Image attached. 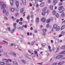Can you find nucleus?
Instances as JSON below:
<instances>
[{
	"instance_id": "f257e3e1",
	"label": "nucleus",
	"mask_w": 65,
	"mask_h": 65,
	"mask_svg": "<svg viewBox=\"0 0 65 65\" xmlns=\"http://www.w3.org/2000/svg\"><path fill=\"white\" fill-rule=\"evenodd\" d=\"M63 6H61L59 7L58 8L59 10V13L61 14L60 17L61 18H64V14H65V13L63 12L64 11V10L65 9L64 8H63Z\"/></svg>"
},
{
	"instance_id": "f03ea898",
	"label": "nucleus",
	"mask_w": 65,
	"mask_h": 65,
	"mask_svg": "<svg viewBox=\"0 0 65 65\" xmlns=\"http://www.w3.org/2000/svg\"><path fill=\"white\" fill-rule=\"evenodd\" d=\"M4 3L3 2H0V5L2 6V7L1 8V9H3L4 8H6V5L5 4H4Z\"/></svg>"
},
{
	"instance_id": "7ed1b4c3",
	"label": "nucleus",
	"mask_w": 65,
	"mask_h": 65,
	"mask_svg": "<svg viewBox=\"0 0 65 65\" xmlns=\"http://www.w3.org/2000/svg\"><path fill=\"white\" fill-rule=\"evenodd\" d=\"M57 24H55L53 25V28L54 29H56V30L57 31H58L59 30L60 27L59 26L57 27Z\"/></svg>"
},
{
	"instance_id": "20e7f679",
	"label": "nucleus",
	"mask_w": 65,
	"mask_h": 65,
	"mask_svg": "<svg viewBox=\"0 0 65 65\" xmlns=\"http://www.w3.org/2000/svg\"><path fill=\"white\" fill-rule=\"evenodd\" d=\"M63 56L62 55H59L56 57V59H59V58H62Z\"/></svg>"
},
{
	"instance_id": "39448f33",
	"label": "nucleus",
	"mask_w": 65,
	"mask_h": 65,
	"mask_svg": "<svg viewBox=\"0 0 65 65\" xmlns=\"http://www.w3.org/2000/svg\"><path fill=\"white\" fill-rule=\"evenodd\" d=\"M21 1L23 4L26 5V1L25 0H21Z\"/></svg>"
},
{
	"instance_id": "423d86ee",
	"label": "nucleus",
	"mask_w": 65,
	"mask_h": 65,
	"mask_svg": "<svg viewBox=\"0 0 65 65\" xmlns=\"http://www.w3.org/2000/svg\"><path fill=\"white\" fill-rule=\"evenodd\" d=\"M44 3L43 2H42L40 3V6L41 7H43V6H44Z\"/></svg>"
},
{
	"instance_id": "0eeeda50",
	"label": "nucleus",
	"mask_w": 65,
	"mask_h": 65,
	"mask_svg": "<svg viewBox=\"0 0 65 65\" xmlns=\"http://www.w3.org/2000/svg\"><path fill=\"white\" fill-rule=\"evenodd\" d=\"M45 20H46V19H45V18L44 17H43L41 21L43 22V23H45Z\"/></svg>"
},
{
	"instance_id": "6e6552de",
	"label": "nucleus",
	"mask_w": 65,
	"mask_h": 65,
	"mask_svg": "<svg viewBox=\"0 0 65 65\" xmlns=\"http://www.w3.org/2000/svg\"><path fill=\"white\" fill-rule=\"evenodd\" d=\"M53 5H55L56 4L58 3V2H57V1L56 0H54V1H53Z\"/></svg>"
},
{
	"instance_id": "1a4fd4ad",
	"label": "nucleus",
	"mask_w": 65,
	"mask_h": 65,
	"mask_svg": "<svg viewBox=\"0 0 65 65\" xmlns=\"http://www.w3.org/2000/svg\"><path fill=\"white\" fill-rule=\"evenodd\" d=\"M12 54L13 55H13L14 57H17V56H16V54L15 53V52H12Z\"/></svg>"
},
{
	"instance_id": "9d476101",
	"label": "nucleus",
	"mask_w": 65,
	"mask_h": 65,
	"mask_svg": "<svg viewBox=\"0 0 65 65\" xmlns=\"http://www.w3.org/2000/svg\"><path fill=\"white\" fill-rule=\"evenodd\" d=\"M15 3L16 6L17 7H18L19 6V2H18V1H16Z\"/></svg>"
},
{
	"instance_id": "9b49d317",
	"label": "nucleus",
	"mask_w": 65,
	"mask_h": 65,
	"mask_svg": "<svg viewBox=\"0 0 65 65\" xmlns=\"http://www.w3.org/2000/svg\"><path fill=\"white\" fill-rule=\"evenodd\" d=\"M2 60L4 62H9V61L8 60L6 59H3Z\"/></svg>"
},
{
	"instance_id": "f8f14e48",
	"label": "nucleus",
	"mask_w": 65,
	"mask_h": 65,
	"mask_svg": "<svg viewBox=\"0 0 65 65\" xmlns=\"http://www.w3.org/2000/svg\"><path fill=\"white\" fill-rule=\"evenodd\" d=\"M13 2H14V1H12V0H10V3L11 6L13 5Z\"/></svg>"
},
{
	"instance_id": "ddd939ff",
	"label": "nucleus",
	"mask_w": 65,
	"mask_h": 65,
	"mask_svg": "<svg viewBox=\"0 0 65 65\" xmlns=\"http://www.w3.org/2000/svg\"><path fill=\"white\" fill-rule=\"evenodd\" d=\"M50 9L51 10H53V5H51L50 6Z\"/></svg>"
},
{
	"instance_id": "4468645a",
	"label": "nucleus",
	"mask_w": 65,
	"mask_h": 65,
	"mask_svg": "<svg viewBox=\"0 0 65 65\" xmlns=\"http://www.w3.org/2000/svg\"><path fill=\"white\" fill-rule=\"evenodd\" d=\"M51 22V19H48L46 20V22L47 23H49Z\"/></svg>"
},
{
	"instance_id": "2eb2a0df",
	"label": "nucleus",
	"mask_w": 65,
	"mask_h": 65,
	"mask_svg": "<svg viewBox=\"0 0 65 65\" xmlns=\"http://www.w3.org/2000/svg\"><path fill=\"white\" fill-rule=\"evenodd\" d=\"M60 33L62 35V36H63L65 34V32L64 31H62L60 32Z\"/></svg>"
},
{
	"instance_id": "dca6fc26",
	"label": "nucleus",
	"mask_w": 65,
	"mask_h": 65,
	"mask_svg": "<svg viewBox=\"0 0 65 65\" xmlns=\"http://www.w3.org/2000/svg\"><path fill=\"white\" fill-rule=\"evenodd\" d=\"M13 64L14 65H18L17 62L16 61H14L13 62Z\"/></svg>"
},
{
	"instance_id": "f3484780",
	"label": "nucleus",
	"mask_w": 65,
	"mask_h": 65,
	"mask_svg": "<svg viewBox=\"0 0 65 65\" xmlns=\"http://www.w3.org/2000/svg\"><path fill=\"white\" fill-rule=\"evenodd\" d=\"M60 54H65V51H62L60 53Z\"/></svg>"
},
{
	"instance_id": "a211bd4d",
	"label": "nucleus",
	"mask_w": 65,
	"mask_h": 65,
	"mask_svg": "<svg viewBox=\"0 0 65 65\" xmlns=\"http://www.w3.org/2000/svg\"><path fill=\"white\" fill-rule=\"evenodd\" d=\"M52 13L54 15H55L56 13V11L55 10H53V11Z\"/></svg>"
},
{
	"instance_id": "6ab92c4d",
	"label": "nucleus",
	"mask_w": 65,
	"mask_h": 65,
	"mask_svg": "<svg viewBox=\"0 0 65 65\" xmlns=\"http://www.w3.org/2000/svg\"><path fill=\"white\" fill-rule=\"evenodd\" d=\"M46 43H43L42 44V45L43 47H44V46H46Z\"/></svg>"
},
{
	"instance_id": "aec40b11",
	"label": "nucleus",
	"mask_w": 65,
	"mask_h": 65,
	"mask_svg": "<svg viewBox=\"0 0 65 65\" xmlns=\"http://www.w3.org/2000/svg\"><path fill=\"white\" fill-rule=\"evenodd\" d=\"M36 22L37 23H38L39 21V19L38 18H37L36 20Z\"/></svg>"
},
{
	"instance_id": "412c9836",
	"label": "nucleus",
	"mask_w": 65,
	"mask_h": 65,
	"mask_svg": "<svg viewBox=\"0 0 65 65\" xmlns=\"http://www.w3.org/2000/svg\"><path fill=\"white\" fill-rule=\"evenodd\" d=\"M48 48L49 49V52H51L52 51V50L51 49V46H50V45L49 46H48Z\"/></svg>"
},
{
	"instance_id": "4be33fe9",
	"label": "nucleus",
	"mask_w": 65,
	"mask_h": 65,
	"mask_svg": "<svg viewBox=\"0 0 65 65\" xmlns=\"http://www.w3.org/2000/svg\"><path fill=\"white\" fill-rule=\"evenodd\" d=\"M65 27V25H63L61 27V30H62L63 29H64V28Z\"/></svg>"
},
{
	"instance_id": "5701e85b",
	"label": "nucleus",
	"mask_w": 65,
	"mask_h": 65,
	"mask_svg": "<svg viewBox=\"0 0 65 65\" xmlns=\"http://www.w3.org/2000/svg\"><path fill=\"white\" fill-rule=\"evenodd\" d=\"M15 10V9L13 8H12L11 9V12H13Z\"/></svg>"
},
{
	"instance_id": "b1692460",
	"label": "nucleus",
	"mask_w": 65,
	"mask_h": 65,
	"mask_svg": "<svg viewBox=\"0 0 65 65\" xmlns=\"http://www.w3.org/2000/svg\"><path fill=\"white\" fill-rule=\"evenodd\" d=\"M24 10V9L23 8H22L21 9L20 11L21 13H23Z\"/></svg>"
},
{
	"instance_id": "393cba45",
	"label": "nucleus",
	"mask_w": 65,
	"mask_h": 65,
	"mask_svg": "<svg viewBox=\"0 0 65 65\" xmlns=\"http://www.w3.org/2000/svg\"><path fill=\"white\" fill-rule=\"evenodd\" d=\"M61 49H63V50H65V46H63L61 47Z\"/></svg>"
},
{
	"instance_id": "a878e982",
	"label": "nucleus",
	"mask_w": 65,
	"mask_h": 65,
	"mask_svg": "<svg viewBox=\"0 0 65 65\" xmlns=\"http://www.w3.org/2000/svg\"><path fill=\"white\" fill-rule=\"evenodd\" d=\"M22 61L24 64H26V61L25 60H22Z\"/></svg>"
},
{
	"instance_id": "bb28decb",
	"label": "nucleus",
	"mask_w": 65,
	"mask_h": 65,
	"mask_svg": "<svg viewBox=\"0 0 65 65\" xmlns=\"http://www.w3.org/2000/svg\"><path fill=\"white\" fill-rule=\"evenodd\" d=\"M42 14L43 15H44L45 14V13H46V12H45V11H44L42 12Z\"/></svg>"
},
{
	"instance_id": "cd10ccee",
	"label": "nucleus",
	"mask_w": 65,
	"mask_h": 65,
	"mask_svg": "<svg viewBox=\"0 0 65 65\" xmlns=\"http://www.w3.org/2000/svg\"><path fill=\"white\" fill-rule=\"evenodd\" d=\"M43 32L45 33L46 31H47V30L46 29H43Z\"/></svg>"
},
{
	"instance_id": "c85d7f7f",
	"label": "nucleus",
	"mask_w": 65,
	"mask_h": 65,
	"mask_svg": "<svg viewBox=\"0 0 65 65\" xmlns=\"http://www.w3.org/2000/svg\"><path fill=\"white\" fill-rule=\"evenodd\" d=\"M5 63L4 62H0V64H1V65H4Z\"/></svg>"
},
{
	"instance_id": "c756f323",
	"label": "nucleus",
	"mask_w": 65,
	"mask_h": 65,
	"mask_svg": "<svg viewBox=\"0 0 65 65\" xmlns=\"http://www.w3.org/2000/svg\"><path fill=\"white\" fill-rule=\"evenodd\" d=\"M62 5H63V3L62 2L59 3L58 4L59 6H61Z\"/></svg>"
},
{
	"instance_id": "7c9ffc66",
	"label": "nucleus",
	"mask_w": 65,
	"mask_h": 65,
	"mask_svg": "<svg viewBox=\"0 0 65 65\" xmlns=\"http://www.w3.org/2000/svg\"><path fill=\"white\" fill-rule=\"evenodd\" d=\"M56 18H58L59 17V15L58 13H56Z\"/></svg>"
},
{
	"instance_id": "2f4dec72",
	"label": "nucleus",
	"mask_w": 65,
	"mask_h": 65,
	"mask_svg": "<svg viewBox=\"0 0 65 65\" xmlns=\"http://www.w3.org/2000/svg\"><path fill=\"white\" fill-rule=\"evenodd\" d=\"M3 13H5V12H6V10L5 9H4L3 10Z\"/></svg>"
},
{
	"instance_id": "473e14b6",
	"label": "nucleus",
	"mask_w": 65,
	"mask_h": 65,
	"mask_svg": "<svg viewBox=\"0 0 65 65\" xmlns=\"http://www.w3.org/2000/svg\"><path fill=\"white\" fill-rule=\"evenodd\" d=\"M12 19L13 20V21H15V18H14V17H13V16H12Z\"/></svg>"
},
{
	"instance_id": "72a5a7b5",
	"label": "nucleus",
	"mask_w": 65,
	"mask_h": 65,
	"mask_svg": "<svg viewBox=\"0 0 65 65\" xmlns=\"http://www.w3.org/2000/svg\"><path fill=\"white\" fill-rule=\"evenodd\" d=\"M3 42H5V43L6 44H8V42H7L5 40H3Z\"/></svg>"
},
{
	"instance_id": "f704fd0d",
	"label": "nucleus",
	"mask_w": 65,
	"mask_h": 65,
	"mask_svg": "<svg viewBox=\"0 0 65 65\" xmlns=\"http://www.w3.org/2000/svg\"><path fill=\"white\" fill-rule=\"evenodd\" d=\"M9 12H7L6 14V15L7 16H8L9 15Z\"/></svg>"
},
{
	"instance_id": "c9c22d12",
	"label": "nucleus",
	"mask_w": 65,
	"mask_h": 65,
	"mask_svg": "<svg viewBox=\"0 0 65 65\" xmlns=\"http://www.w3.org/2000/svg\"><path fill=\"white\" fill-rule=\"evenodd\" d=\"M14 30L12 29L11 31V33H13L14 32Z\"/></svg>"
},
{
	"instance_id": "e433bc0d",
	"label": "nucleus",
	"mask_w": 65,
	"mask_h": 65,
	"mask_svg": "<svg viewBox=\"0 0 65 65\" xmlns=\"http://www.w3.org/2000/svg\"><path fill=\"white\" fill-rule=\"evenodd\" d=\"M49 12H50V10H47L46 11V13H47V14H48V13H49Z\"/></svg>"
},
{
	"instance_id": "4c0bfd02",
	"label": "nucleus",
	"mask_w": 65,
	"mask_h": 65,
	"mask_svg": "<svg viewBox=\"0 0 65 65\" xmlns=\"http://www.w3.org/2000/svg\"><path fill=\"white\" fill-rule=\"evenodd\" d=\"M20 21V20L19 19L16 20L17 23H19V22Z\"/></svg>"
},
{
	"instance_id": "58836bf2",
	"label": "nucleus",
	"mask_w": 65,
	"mask_h": 65,
	"mask_svg": "<svg viewBox=\"0 0 65 65\" xmlns=\"http://www.w3.org/2000/svg\"><path fill=\"white\" fill-rule=\"evenodd\" d=\"M19 23L20 25H23V23L22 22H20Z\"/></svg>"
},
{
	"instance_id": "ea45409f",
	"label": "nucleus",
	"mask_w": 65,
	"mask_h": 65,
	"mask_svg": "<svg viewBox=\"0 0 65 65\" xmlns=\"http://www.w3.org/2000/svg\"><path fill=\"white\" fill-rule=\"evenodd\" d=\"M60 62L61 63V65H62V64H64L65 63V62H64V61L61 62Z\"/></svg>"
},
{
	"instance_id": "a19ab883",
	"label": "nucleus",
	"mask_w": 65,
	"mask_h": 65,
	"mask_svg": "<svg viewBox=\"0 0 65 65\" xmlns=\"http://www.w3.org/2000/svg\"><path fill=\"white\" fill-rule=\"evenodd\" d=\"M45 32H43L42 33V35H44V36H45Z\"/></svg>"
},
{
	"instance_id": "79ce46f5",
	"label": "nucleus",
	"mask_w": 65,
	"mask_h": 65,
	"mask_svg": "<svg viewBox=\"0 0 65 65\" xmlns=\"http://www.w3.org/2000/svg\"><path fill=\"white\" fill-rule=\"evenodd\" d=\"M39 8H37V12H38L39 11Z\"/></svg>"
},
{
	"instance_id": "37998d69",
	"label": "nucleus",
	"mask_w": 65,
	"mask_h": 65,
	"mask_svg": "<svg viewBox=\"0 0 65 65\" xmlns=\"http://www.w3.org/2000/svg\"><path fill=\"white\" fill-rule=\"evenodd\" d=\"M29 18H30V16L28 15V16L27 18V20H29Z\"/></svg>"
},
{
	"instance_id": "c03bdc74",
	"label": "nucleus",
	"mask_w": 65,
	"mask_h": 65,
	"mask_svg": "<svg viewBox=\"0 0 65 65\" xmlns=\"http://www.w3.org/2000/svg\"><path fill=\"white\" fill-rule=\"evenodd\" d=\"M49 24H48L46 25V27H47V28H48V27H49Z\"/></svg>"
},
{
	"instance_id": "a18cd8bd",
	"label": "nucleus",
	"mask_w": 65,
	"mask_h": 65,
	"mask_svg": "<svg viewBox=\"0 0 65 65\" xmlns=\"http://www.w3.org/2000/svg\"><path fill=\"white\" fill-rule=\"evenodd\" d=\"M18 47H19V46L17 45L15 46V48H18Z\"/></svg>"
},
{
	"instance_id": "49530a36",
	"label": "nucleus",
	"mask_w": 65,
	"mask_h": 65,
	"mask_svg": "<svg viewBox=\"0 0 65 65\" xmlns=\"http://www.w3.org/2000/svg\"><path fill=\"white\" fill-rule=\"evenodd\" d=\"M34 53L35 55H36V54H37V52L36 51H34Z\"/></svg>"
},
{
	"instance_id": "de8ad7c7",
	"label": "nucleus",
	"mask_w": 65,
	"mask_h": 65,
	"mask_svg": "<svg viewBox=\"0 0 65 65\" xmlns=\"http://www.w3.org/2000/svg\"><path fill=\"white\" fill-rule=\"evenodd\" d=\"M16 11H19V9L18 8H16Z\"/></svg>"
},
{
	"instance_id": "09e8293b",
	"label": "nucleus",
	"mask_w": 65,
	"mask_h": 65,
	"mask_svg": "<svg viewBox=\"0 0 65 65\" xmlns=\"http://www.w3.org/2000/svg\"><path fill=\"white\" fill-rule=\"evenodd\" d=\"M35 3L36 4L37 3V1H38V0H35Z\"/></svg>"
},
{
	"instance_id": "8fccbe9b",
	"label": "nucleus",
	"mask_w": 65,
	"mask_h": 65,
	"mask_svg": "<svg viewBox=\"0 0 65 65\" xmlns=\"http://www.w3.org/2000/svg\"><path fill=\"white\" fill-rule=\"evenodd\" d=\"M34 44V42H32L31 43V45H33Z\"/></svg>"
},
{
	"instance_id": "3c124183",
	"label": "nucleus",
	"mask_w": 65,
	"mask_h": 65,
	"mask_svg": "<svg viewBox=\"0 0 65 65\" xmlns=\"http://www.w3.org/2000/svg\"><path fill=\"white\" fill-rule=\"evenodd\" d=\"M34 32L35 33H37V30H36V29H35L34 30Z\"/></svg>"
},
{
	"instance_id": "603ef678",
	"label": "nucleus",
	"mask_w": 65,
	"mask_h": 65,
	"mask_svg": "<svg viewBox=\"0 0 65 65\" xmlns=\"http://www.w3.org/2000/svg\"><path fill=\"white\" fill-rule=\"evenodd\" d=\"M23 18H20V20L21 22H22V21H23Z\"/></svg>"
},
{
	"instance_id": "864d4df0",
	"label": "nucleus",
	"mask_w": 65,
	"mask_h": 65,
	"mask_svg": "<svg viewBox=\"0 0 65 65\" xmlns=\"http://www.w3.org/2000/svg\"><path fill=\"white\" fill-rule=\"evenodd\" d=\"M4 19L5 20H8V18L7 17H4Z\"/></svg>"
},
{
	"instance_id": "5fc2aeb1",
	"label": "nucleus",
	"mask_w": 65,
	"mask_h": 65,
	"mask_svg": "<svg viewBox=\"0 0 65 65\" xmlns=\"http://www.w3.org/2000/svg\"><path fill=\"white\" fill-rule=\"evenodd\" d=\"M47 8L46 7H45L44 9V11H45V10H46V9Z\"/></svg>"
},
{
	"instance_id": "6e6d98bb",
	"label": "nucleus",
	"mask_w": 65,
	"mask_h": 65,
	"mask_svg": "<svg viewBox=\"0 0 65 65\" xmlns=\"http://www.w3.org/2000/svg\"><path fill=\"white\" fill-rule=\"evenodd\" d=\"M58 65H62V64H61V62H60L59 63H58Z\"/></svg>"
},
{
	"instance_id": "4d7b16f0",
	"label": "nucleus",
	"mask_w": 65,
	"mask_h": 65,
	"mask_svg": "<svg viewBox=\"0 0 65 65\" xmlns=\"http://www.w3.org/2000/svg\"><path fill=\"white\" fill-rule=\"evenodd\" d=\"M38 6H39V5L38 4H37L36 6V7H38Z\"/></svg>"
},
{
	"instance_id": "13d9d810",
	"label": "nucleus",
	"mask_w": 65,
	"mask_h": 65,
	"mask_svg": "<svg viewBox=\"0 0 65 65\" xmlns=\"http://www.w3.org/2000/svg\"><path fill=\"white\" fill-rule=\"evenodd\" d=\"M59 47H58V48L57 49V52H58L59 51V48H59Z\"/></svg>"
},
{
	"instance_id": "bf43d9fd",
	"label": "nucleus",
	"mask_w": 65,
	"mask_h": 65,
	"mask_svg": "<svg viewBox=\"0 0 65 65\" xmlns=\"http://www.w3.org/2000/svg\"><path fill=\"white\" fill-rule=\"evenodd\" d=\"M43 1V0H39V2H42Z\"/></svg>"
},
{
	"instance_id": "052dcab7",
	"label": "nucleus",
	"mask_w": 65,
	"mask_h": 65,
	"mask_svg": "<svg viewBox=\"0 0 65 65\" xmlns=\"http://www.w3.org/2000/svg\"><path fill=\"white\" fill-rule=\"evenodd\" d=\"M7 52H5L4 53V54L5 55H7Z\"/></svg>"
},
{
	"instance_id": "680f3d73",
	"label": "nucleus",
	"mask_w": 65,
	"mask_h": 65,
	"mask_svg": "<svg viewBox=\"0 0 65 65\" xmlns=\"http://www.w3.org/2000/svg\"><path fill=\"white\" fill-rule=\"evenodd\" d=\"M6 64L7 65H9V63L8 62H7L6 63Z\"/></svg>"
},
{
	"instance_id": "e2e57ef3",
	"label": "nucleus",
	"mask_w": 65,
	"mask_h": 65,
	"mask_svg": "<svg viewBox=\"0 0 65 65\" xmlns=\"http://www.w3.org/2000/svg\"><path fill=\"white\" fill-rule=\"evenodd\" d=\"M9 54L10 55H11V56H12V55H13V54H12V52L11 53H9Z\"/></svg>"
},
{
	"instance_id": "0e129e2a",
	"label": "nucleus",
	"mask_w": 65,
	"mask_h": 65,
	"mask_svg": "<svg viewBox=\"0 0 65 65\" xmlns=\"http://www.w3.org/2000/svg\"><path fill=\"white\" fill-rule=\"evenodd\" d=\"M31 18L32 19H33V15H31Z\"/></svg>"
},
{
	"instance_id": "69168bd1",
	"label": "nucleus",
	"mask_w": 65,
	"mask_h": 65,
	"mask_svg": "<svg viewBox=\"0 0 65 65\" xmlns=\"http://www.w3.org/2000/svg\"><path fill=\"white\" fill-rule=\"evenodd\" d=\"M48 1L49 3H51V0H48Z\"/></svg>"
},
{
	"instance_id": "338daca9",
	"label": "nucleus",
	"mask_w": 65,
	"mask_h": 65,
	"mask_svg": "<svg viewBox=\"0 0 65 65\" xmlns=\"http://www.w3.org/2000/svg\"><path fill=\"white\" fill-rule=\"evenodd\" d=\"M53 20H54V19H53V18H51V21H53Z\"/></svg>"
},
{
	"instance_id": "774afa93",
	"label": "nucleus",
	"mask_w": 65,
	"mask_h": 65,
	"mask_svg": "<svg viewBox=\"0 0 65 65\" xmlns=\"http://www.w3.org/2000/svg\"><path fill=\"white\" fill-rule=\"evenodd\" d=\"M31 15H33V12H31Z\"/></svg>"
}]
</instances>
